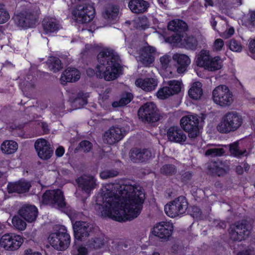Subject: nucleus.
Here are the masks:
<instances>
[{
  "label": "nucleus",
  "instance_id": "f257e3e1",
  "mask_svg": "<svg viewBox=\"0 0 255 255\" xmlns=\"http://www.w3.org/2000/svg\"><path fill=\"white\" fill-rule=\"evenodd\" d=\"M107 185L103 189L95 205L101 215L122 222L131 220L140 213L145 199L144 190L129 184Z\"/></svg>",
  "mask_w": 255,
  "mask_h": 255
},
{
  "label": "nucleus",
  "instance_id": "f03ea898",
  "mask_svg": "<svg viewBox=\"0 0 255 255\" xmlns=\"http://www.w3.org/2000/svg\"><path fill=\"white\" fill-rule=\"evenodd\" d=\"M97 58L99 64L96 67V74L99 78L111 81L122 74L119 56L113 50L102 51L98 54Z\"/></svg>",
  "mask_w": 255,
  "mask_h": 255
},
{
  "label": "nucleus",
  "instance_id": "7ed1b4c3",
  "mask_svg": "<svg viewBox=\"0 0 255 255\" xmlns=\"http://www.w3.org/2000/svg\"><path fill=\"white\" fill-rule=\"evenodd\" d=\"M243 124L242 117L236 112H229L222 118L217 127L221 133H229L237 130Z\"/></svg>",
  "mask_w": 255,
  "mask_h": 255
},
{
  "label": "nucleus",
  "instance_id": "20e7f679",
  "mask_svg": "<svg viewBox=\"0 0 255 255\" xmlns=\"http://www.w3.org/2000/svg\"><path fill=\"white\" fill-rule=\"evenodd\" d=\"M197 63L198 65L210 71L219 70L223 66L222 60L219 56L212 57L209 51L205 50H202L198 55Z\"/></svg>",
  "mask_w": 255,
  "mask_h": 255
},
{
  "label": "nucleus",
  "instance_id": "39448f33",
  "mask_svg": "<svg viewBox=\"0 0 255 255\" xmlns=\"http://www.w3.org/2000/svg\"><path fill=\"white\" fill-rule=\"evenodd\" d=\"M48 240L54 249L59 251L66 249L70 243V236L64 227H61L56 232L51 233Z\"/></svg>",
  "mask_w": 255,
  "mask_h": 255
},
{
  "label": "nucleus",
  "instance_id": "423d86ee",
  "mask_svg": "<svg viewBox=\"0 0 255 255\" xmlns=\"http://www.w3.org/2000/svg\"><path fill=\"white\" fill-rule=\"evenodd\" d=\"M188 202L184 196H180L167 204L164 207L166 215L175 218L184 214L188 208Z\"/></svg>",
  "mask_w": 255,
  "mask_h": 255
},
{
  "label": "nucleus",
  "instance_id": "0eeeda50",
  "mask_svg": "<svg viewBox=\"0 0 255 255\" xmlns=\"http://www.w3.org/2000/svg\"><path fill=\"white\" fill-rule=\"evenodd\" d=\"M212 98L215 103L222 107L230 106L234 101L232 93L228 87L223 85L213 90Z\"/></svg>",
  "mask_w": 255,
  "mask_h": 255
},
{
  "label": "nucleus",
  "instance_id": "6e6552de",
  "mask_svg": "<svg viewBox=\"0 0 255 255\" xmlns=\"http://www.w3.org/2000/svg\"><path fill=\"white\" fill-rule=\"evenodd\" d=\"M138 115L142 122L147 123L157 122L161 118L156 105L152 102H147L142 106L138 110Z\"/></svg>",
  "mask_w": 255,
  "mask_h": 255
},
{
  "label": "nucleus",
  "instance_id": "1a4fd4ad",
  "mask_svg": "<svg viewBox=\"0 0 255 255\" xmlns=\"http://www.w3.org/2000/svg\"><path fill=\"white\" fill-rule=\"evenodd\" d=\"M200 118L197 115H188L180 120V125L183 129L188 133L191 138H195L199 133Z\"/></svg>",
  "mask_w": 255,
  "mask_h": 255
},
{
  "label": "nucleus",
  "instance_id": "9d476101",
  "mask_svg": "<svg viewBox=\"0 0 255 255\" xmlns=\"http://www.w3.org/2000/svg\"><path fill=\"white\" fill-rule=\"evenodd\" d=\"M251 229V226L247 221L236 222L230 227V238L233 241L244 240L249 236Z\"/></svg>",
  "mask_w": 255,
  "mask_h": 255
},
{
  "label": "nucleus",
  "instance_id": "9b49d317",
  "mask_svg": "<svg viewBox=\"0 0 255 255\" xmlns=\"http://www.w3.org/2000/svg\"><path fill=\"white\" fill-rule=\"evenodd\" d=\"M72 13L73 18L78 22L87 23L94 17L95 9L92 5L84 4L77 5Z\"/></svg>",
  "mask_w": 255,
  "mask_h": 255
},
{
  "label": "nucleus",
  "instance_id": "f8f14e48",
  "mask_svg": "<svg viewBox=\"0 0 255 255\" xmlns=\"http://www.w3.org/2000/svg\"><path fill=\"white\" fill-rule=\"evenodd\" d=\"M42 202L59 208H63L66 205L63 193L59 189L46 191L42 196Z\"/></svg>",
  "mask_w": 255,
  "mask_h": 255
},
{
  "label": "nucleus",
  "instance_id": "ddd939ff",
  "mask_svg": "<svg viewBox=\"0 0 255 255\" xmlns=\"http://www.w3.org/2000/svg\"><path fill=\"white\" fill-rule=\"evenodd\" d=\"M23 243L22 238L19 235L5 234L0 240V246L6 250H17Z\"/></svg>",
  "mask_w": 255,
  "mask_h": 255
},
{
  "label": "nucleus",
  "instance_id": "4468645a",
  "mask_svg": "<svg viewBox=\"0 0 255 255\" xmlns=\"http://www.w3.org/2000/svg\"><path fill=\"white\" fill-rule=\"evenodd\" d=\"M14 20L17 26L22 28H28L35 25L36 18L33 13L25 11L15 15Z\"/></svg>",
  "mask_w": 255,
  "mask_h": 255
},
{
  "label": "nucleus",
  "instance_id": "2eb2a0df",
  "mask_svg": "<svg viewBox=\"0 0 255 255\" xmlns=\"http://www.w3.org/2000/svg\"><path fill=\"white\" fill-rule=\"evenodd\" d=\"M75 238L80 241L86 240L90 235L92 226L86 222L77 221L73 225Z\"/></svg>",
  "mask_w": 255,
  "mask_h": 255
},
{
  "label": "nucleus",
  "instance_id": "dca6fc26",
  "mask_svg": "<svg viewBox=\"0 0 255 255\" xmlns=\"http://www.w3.org/2000/svg\"><path fill=\"white\" fill-rule=\"evenodd\" d=\"M38 156L42 159H49L53 152L50 143L44 138L38 139L34 143Z\"/></svg>",
  "mask_w": 255,
  "mask_h": 255
},
{
  "label": "nucleus",
  "instance_id": "f3484780",
  "mask_svg": "<svg viewBox=\"0 0 255 255\" xmlns=\"http://www.w3.org/2000/svg\"><path fill=\"white\" fill-rule=\"evenodd\" d=\"M124 136V131L121 128L112 127L105 132L103 138L105 142L113 144L121 140Z\"/></svg>",
  "mask_w": 255,
  "mask_h": 255
},
{
  "label": "nucleus",
  "instance_id": "a211bd4d",
  "mask_svg": "<svg viewBox=\"0 0 255 255\" xmlns=\"http://www.w3.org/2000/svg\"><path fill=\"white\" fill-rule=\"evenodd\" d=\"M151 156L150 151L146 149L133 148L129 152V159L133 163L147 161L151 158Z\"/></svg>",
  "mask_w": 255,
  "mask_h": 255
},
{
  "label": "nucleus",
  "instance_id": "6ab92c4d",
  "mask_svg": "<svg viewBox=\"0 0 255 255\" xmlns=\"http://www.w3.org/2000/svg\"><path fill=\"white\" fill-rule=\"evenodd\" d=\"M76 182L78 187L87 194H89L97 186L96 179L91 175L82 176L76 180Z\"/></svg>",
  "mask_w": 255,
  "mask_h": 255
},
{
  "label": "nucleus",
  "instance_id": "aec40b11",
  "mask_svg": "<svg viewBox=\"0 0 255 255\" xmlns=\"http://www.w3.org/2000/svg\"><path fill=\"white\" fill-rule=\"evenodd\" d=\"M173 226L169 222H160L153 228V234L160 239H166L172 234Z\"/></svg>",
  "mask_w": 255,
  "mask_h": 255
},
{
  "label": "nucleus",
  "instance_id": "412c9836",
  "mask_svg": "<svg viewBox=\"0 0 255 255\" xmlns=\"http://www.w3.org/2000/svg\"><path fill=\"white\" fill-rule=\"evenodd\" d=\"M155 52L153 47L147 46L143 47L140 51L138 61L145 66H149L154 60L153 54Z\"/></svg>",
  "mask_w": 255,
  "mask_h": 255
},
{
  "label": "nucleus",
  "instance_id": "4be33fe9",
  "mask_svg": "<svg viewBox=\"0 0 255 255\" xmlns=\"http://www.w3.org/2000/svg\"><path fill=\"white\" fill-rule=\"evenodd\" d=\"M167 136L170 141L177 143L184 142L187 138L182 129L177 126L170 127L167 131Z\"/></svg>",
  "mask_w": 255,
  "mask_h": 255
},
{
  "label": "nucleus",
  "instance_id": "5701e85b",
  "mask_svg": "<svg viewBox=\"0 0 255 255\" xmlns=\"http://www.w3.org/2000/svg\"><path fill=\"white\" fill-rule=\"evenodd\" d=\"M30 187L31 184L29 182L25 180H20L17 182L9 183L7 188L9 193L21 194L28 192Z\"/></svg>",
  "mask_w": 255,
  "mask_h": 255
},
{
  "label": "nucleus",
  "instance_id": "b1692460",
  "mask_svg": "<svg viewBox=\"0 0 255 255\" xmlns=\"http://www.w3.org/2000/svg\"><path fill=\"white\" fill-rule=\"evenodd\" d=\"M19 214L28 222L34 221L37 215V209L34 206L24 205L19 210Z\"/></svg>",
  "mask_w": 255,
  "mask_h": 255
},
{
  "label": "nucleus",
  "instance_id": "393cba45",
  "mask_svg": "<svg viewBox=\"0 0 255 255\" xmlns=\"http://www.w3.org/2000/svg\"><path fill=\"white\" fill-rule=\"evenodd\" d=\"M173 60L177 63V71L178 73L184 72L187 66L190 64L191 60L186 54L176 53L172 56Z\"/></svg>",
  "mask_w": 255,
  "mask_h": 255
},
{
  "label": "nucleus",
  "instance_id": "a878e982",
  "mask_svg": "<svg viewBox=\"0 0 255 255\" xmlns=\"http://www.w3.org/2000/svg\"><path fill=\"white\" fill-rule=\"evenodd\" d=\"M135 84L145 92H151L157 86V80L153 78H139L136 80Z\"/></svg>",
  "mask_w": 255,
  "mask_h": 255
},
{
  "label": "nucleus",
  "instance_id": "bb28decb",
  "mask_svg": "<svg viewBox=\"0 0 255 255\" xmlns=\"http://www.w3.org/2000/svg\"><path fill=\"white\" fill-rule=\"evenodd\" d=\"M209 172L219 176L226 174L229 171V165L226 162L221 161L212 163L209 168Z\"/></svg>",
  "mask_w": 255,
  "mask_h": 255
},
{
  "label": "nucleus",
  "instance_id": "cd10ccee",
  "mask_svg": "<svg viewBox=\"0 0 255 255\" xmlns=\"http://www.w3.org/2000/svg\"><path fill=\"white\" fill-rule=\"evenodd\" d=\"M80 78V74L78 70L74 68H68L62 74L60 82L63 85L67 82H75Z\"/></svg>",
  "mask_w": 255,
  "mask_h": 255
},
{
  "label": "nucleus",
  "instance_id": "c85d7f7f",
  "mask_svg": "<svg viewBox=\"0 0 255 255\" xmlns=\"http://www.w3.org/2000/svg\"><path fill=\"white\" fill-rule=\"evenodd\" d=\"M149 5V3L144 0H130L128 3L130 10L136 14L146 11Z\"/></svg>",
  "mask_w": 255,
  "mask_h": 255
},
{
  "label": "nucleus",
  "instance_id": "c756f323",
  "mask_svg": "<svg viewBox=\"0 0 255 255\" xmlns=\"http://www.w3.org/2000/svg\"><path fill=\"white\" fill-rule=\"evenodd\" d=\"M88 97L87 94L80 92L76 95H72L70 101L75 109H79L87 104Z\"/></svg>",
  "mask_w": 255,
  "mask_h": 255
},
{
  "label": "nucleus",
  "instance_id": "7c9ffc66",
  "mask_svg": "<svg viewBox=\"0 0 255 255\" xmlns=\"http://www.w3.org/2000/svg\"><path fill=\"white\" fill-rule=\"evenodd\" d=\"M42 25L45 32L47 34L56 31L59 28V22L53 17L44 18L42 21Z\"/></svg>",
  "mask_w": 255,
  "mask_h": 255
},
{
  "label": "nucleus",
  "instance_id": "2f4dec72",
  "mask_svg": "<svg viewBox=\"0 0 255 255\" xmlns=\"http://www.w3.org/2000/svg\"><path fill=\"white\" fill-rule=\"evenodd\" d=\"M202 85L200 82L194 83L188 91L189 96L192 99L198 100L203 95Z\"/></svg>",
  "mask_w": 255,
  "mask_h": 255
},
{
  "label": "nucleus",
  "instance_id": "473e14b6",
  "mask_svg": "<svg viewBox=\"0 0 255 255\" xmlns=\"http://www.w3.org/2000/svg\"><path fill=\"white\" fill-rule=\"evenodd\" d=\"M181 45L187 49L195 50L197 48L198 41L193 36L182 35Z\"/></svg>",
  "mask_w": 255,
  "mask_h": 255
},
{
  "label": "nucleus",
  "instance_id": "72a5a7b5",
  "mask_svg": "<svg viewBox=\"0 0 255 255\" xmlns=\"http://www.w3.org/2000/svg\"><path fill=\"white\" fill-rule=\"evenodd\" d=\"M104 245L105 240L102 235L91 238L87 243V246L91 249H99L102 248Z\"/></svg>",
  "mask_w": 255,
  "mask_h": 255
},
{
  "label": "nucleus",
  "instance_id": "f704fd0d",
  "mask_svg": "<svg viewBox=\"0 0 255 255\" xmlns=\"http://www.w3.org/2000/svg\"><path fill=\"white\" fill-rule=\"evenodd\" d=\"M168 28L171 31L181 32L187 29V25L183 20L174 19L169 22Z\"/></svg>",
  "mask_w": 255,
  "mask_h": 255
},
{
  "label": "nucleus",
  "instance_id": "c9c22d12",
  "mask_svg": "<svg viewBox=\"0 0 255 255\" xmlns=\"http://www.w3.org/2000/svg\"><path fill=\"white\" fill-rule=\"evenodd\" d=\"M119 13V7L115 5L107 6L103 13L104 17L109 20H116Z\"/></svg>",
  "mask_w": 255,
  "mask_h": 255
},
{
  "label": "nucleus",
  "instance_id": "e433bc0d",
  "mask_svg": "<svg viewBox=\"0 0 255 255\" xmlns=\"http://www.w3.org/2000/svg\"><path fill=\"white\" fill-rule=\"evenodd\" d=\"M17 148V143L13 140H5L1 145V149L2 152L7 154L14 153Z\"/></svg>",
  "mask_w": 255,
  "mask_h": 255
},
{
  "label": "nucleus",
  "instance_id": "4c0bfd02",
  "mask_svg": "<svg viewBox=\"0 0 255 255\" xmlns=\"http://www.w3.org/2000/svg\"><path fill=\"white\" fill-rule=\"evenodd\" d=\"M47 64L49 69L53 72H57L63 68L61 60L56 57H49Z\"/></svg>",
  "mask_w": 255,
  "mask_h": 255
},
{
  "label": "nucleus",
  "instance_id": "58836bf2",
  "mask_svg": "<svg viewBox=\"0 0 255 255\" xmlns=\"http://www.w3.org/2000/svg\"><path fill=\"white\" fill-rule=\"evenodd\" d=\"M181 81L178 80H171L168 82L167 87L172 93V95L178 93L181 89Z\"/></svg>",
  "mask_w": 255,
  "mask_h": 255
},
{
  "label": "nucleus",
  "instance_id": "ea45409f",
  "mask_svg": "<svg viewBox=\"0 0 255 255\" xmlns=\"http://www.w3.org/2000/svg\"><path fill=\"white\" fill-rule=\"evenodd\" d=\"M132 95L130 93H127L121 98L119 101L113 103L112 106L114 107L124 106L129 103L132 99Z\"/></svg>",
  "mask_w": 255,
  "mask_h": 255
},
{
  "label": "nucleus",
  "instance_id": "a19ab883",
  "mask_svg": "<svg viewBox=\"0 0 255 255\" xmlns=\"http://www.w3.org/2000/svg\"><path fill=\"white\" fill-rule=\"evenodd\" d=\"M160 171L161 174L164 175L171 176L176 173L177 169L173 164H166L161 167Z\"/></svg>",
  "mask_w": 255,
  "mask_h": 255
},
{
  "label": "nucleus",
  "instance_id": "79ce46f5",
  "mask_svg": "<svg viewBox=\"0 0 255 255\" xmlns=\"http://www.w3.org/2000/svg\"><path fill=\"white\" fill-rule=\"evenodd\" d=\"M229 146L230 152L234 156L240 157L246 152V150L243 151L240 150L238 142L230 144Z\"/></svg>",
  "mask_w": 255,
  "mask_h": 255
},
{
  "label": "nucleus",
  "instance_id": "37998d69",
  "mask_svg": "<svg viewBox=\"0 0 255 255\" xmlns=\"http://www.w3.org/2000/svg\"><path fill=\"white\" fill-rule=\"evenodd\" d=\"M10 18L9 14L4 4L0 3V23H4Z\"/></svg>",
  "mask_w": 255,
  "mask_h": 255
},
{
  "label": "nucleus",
  "instance_id": "c03bdc74",
  "mask_svg": "<svg viewBox=\"0 0 255 255\" xmlns=\"http://www.w3.org/2000/svg\"><path fill=\"white\" fill-rule=\"evenodd\" d=\"M225 153V150L223 148L213 147L208 149L205 152V155L211 156L212 157L221 156Z\"/></svg>",
  "mask_w": 255,
  "mask_h": 255
},
{
  "label": "nucleus",
  "instance_id": "a18cd8bd",
  "mask_svg": "<svg viewBox=\"0 0 255 255\" xmlns=\"http://www.w3.org/2000/svg\"><path fill=\"white\" fill-rule=\"evenodd\" d=\"M156 95L159 99L163 100L172 96V93L169 91L167 86H164L158 90Z\"/></svg>",
  "mask_w": 255,
  "mask_h": 255
},
{
  "label": "nucleus",
  "instance_id": "49530a36",
  "mask_svg": "<svg viewBox=\"0 0 255 255\" xmlns=\"http://www.w3.org/2000/svg\"><path fill=\"white\" fill-rule=\"evenodd\" d=\"M13 225L19 230H24L26 226V223L17 216H14L12 220Z\"/></svg>",
  "mask_w": 255,
  "mask_h": 255
},
{
  "label": "nucleus",
  "instance_id": "de8ad7c7",
  "mask_svg": "<svg viewBox=\"0 0 255 255\" xmlns=\"http://www.w3.org/2000/svg\"><path fill=\"white\" fill-rule=\"evenodd\" d=\"M119 175V171L116 169L106 170L100 173V177L104 179L113 178Z\"/></svg>",
  "mask_w": 255,
  "mask_h": 255
},
{
  "label": "nucleus",
  "instance_id": "09e8293b",
  "mask_svg": "<svg viewBox=\"0 0 255 255\" xmlns=\"http://www.w3.org/2000/svg\"><path fill=\"white\" fill-rule=\"evenodd\" d=\"M229 46L232 51L235 52H240L242 49L241 44L235 39L230 40Z\"/></svg>",
  "mask_w": 255,
  "mask_h": 255
},
{
  "label": "nucleus",
  "instance_id": "8fccbe9b",
  "mask_svg": "<svg viewBox=\"0 0 255 255\" xmlns=\"http://www.w3.org/2000/svg\"><path fill=\"white\" fill-rule=\"evenodd\" d=\"M182 35L178 33H175L167 38V41L173 43H180L182 44Z\"/></svg>",
  "mask_w": 255,
  "mask_h": 255
},
{
  "label": "nucleus",
  "instance_id": "3c124183",
  "mask_svg": "<svg viewBox=\"0 0 255 255\" xmlns=\"http://www.w3.org/2000/svg\"><path fill=\"white\" fill-rule=\"evenodd\" d=\"M79 146L83 152H87L91 150L92 144L89 141L83 140L79 143Z\"/></svg>",
  "mask_w": 255,
  "mask_h": 255
},
{
  "label": "nucleus",
  "instance_id": "603ef678",
  "mask_svg": "<svg viewBox=\"0 0 255 255\" xmlns=\"http://www.w3.org/2000/svg\"><path fill=\"white\" fill-rule=\"evenodd\" d=\"M171 61V57L168 55H165L160 58V62L162 67L166 69Z\"/></svg>",
  "mask_w": 255,
  "mask_h": 255
},
{
  "label": "nucleus",
  "instance_id": "864d4df0",
  "mask_svg": "<svg viewBox=\"0 0 255 255\" xmlns=\"http://www.w3.org/2000/svg\"><path fill=\"white\" fill-rule=\"evenodd\" d=\"M223 46V40L220 38L217 39L214 43V49L216 51L220 50Z\"/></svg>",
  "mask_w": 255,
  "mask_h": 255
},
{
  "label": "nucleus",
  "instance_id": "5fc2aeb1",
  "mask_svg": "<svg viewBox=\"0 0 255 255\" xmlns=\"http://www.w3.org/2000/svg\"><path fill=\"white\" fill-rule=\"evenodd\" d=\"M213 223L215 226L220 229H225L227 226V224L225 221L215 220Z\"/></svg>",
  "mask_w": 255,
  "mask_h": 255
},
{
  "label": "nucleus",
  "instance_id": "6e6d98bb",
  "mask_svg": "<svg viewBox=\"0 0 255 255\" xmlns=\"http://www.w3.org/2000/svg\"><path fill=\"white\" fill-rule=\"evenodd\" d=\"M88 250L85 247H79L77 250L75 255H87Z\"/></svg>",
  "mask_w": 255,
  "mask_h": 255
},
{
  "label": "nucleus",
  "instance_id": "4d7b16f0",
  "mask_svg": "<svg viewBox=\"0 0 255 255\" xmlns=\"http://www.w3.org/2000/svg\"><path fill=\"white\" fill-rule=\"evenodd\" d=\"M192 177V174L190 171H187L182 175V180L184 182H188Z\"/></svg>",
  "mask_w": 255,
  "mask_h": 255
},
{
  "label": "nucleus",
  "instance_id": "13d9d810",
  "mask_svg": "<svg viewBox=\"0 0 255 255\" xmlns=\"http://www.w3.org/2000/svg\"><path fill=\"white\" fill-rule=\"evenodd\" d=\"M26 87L28 89H33L35 87V80L34 79L31 80L30 81L25 80L24 83Z\"/></svg>",
  "mask_w": 255,
  "mask_h": 255
},
{
  "label": "nucleus",
  "instance_id": "bf43d9fd",
  "mask_svg": "<svg viewBox=\"0 0 255 255\" xmlns=\"http://www.w3.org/2000/svg\"><path fill=\"white\" fill-rule=\"evenodd\" d=\"M7 37L5 35L3 31L0 30V45L2 46L6 43Z\"/></svg>",
  "mask_w": 255,
  "mask_h": 255
},
{
  "label": "nucleus",
  "instance_id": "052dcab7",
  "mask_svg": "<svg viewBox=\"0 0 255 255\" xmlns=\"http://www.w3.org/2000/svg\"><path fill=\"white\" fill-rule=\"evenodd\" d=\"M23 255H42L41 254L38 252H33L31 249H28L24 251Z\"/></svg>",
  "mask_w": 255,
  "mask_h": 255
},
{
  "label": "nucleus",
  "instance_id": "680f3d73",
  "mask_svg": "<svg viewBox=\"0 0 255 255\" xmlns=\"http://www.w3.org/2000/svg\"><path fill=\"white\" fill-rule=\"evenodd\" d=\"M64 149L63 147L61 146H59L57 148L55 151V154L57 156L60 157L62 156L64 153Z\"/></svg>",
  "mask_w": 255,
  "mask_h": 255
},
{
  "label": "nucleus",
  "instance_id": "e2e57ef3",
  "mask_svg": "<svg viewBox=\"0 0 255 255\" xmlns=\"http://www.w3.org/2000/svg\"><path fill=\"white\" fill-rule=\"evenodd\" d=\"M249 49L252 53H255V39L252 40L249 43Z\"/></svg>",
  "mask_w": 255,
  "mask_h": 255
},
{
  "label": "nucleus",
  "instance_id": "0e129e2a",
  "mask_svg": "<svg viewBox=\"0 0 255 255\" xmlns=\"http://www.w3.org/2000/svg\"><path fill=\"white\" fill-rule=\"evenodd\" d=\"M234 33V29L233 27L230 28L228 31H225V35L226 38H229Z\"/></svg>",
  "mask_w": 255,
  "mask_h": 255
},
{
  "label": "nucleus",
  "instance_id": "69168bd1",
  "mask_svg": "<svg viewBox=\"0 0 255 255\" xmlns=\"http://www.w3.org/2000/svg\"><path fill=\"white\" fill-rule=\"evenodd\" d=\"M250 23L255 26V11L251 13L250 18Z\"/></svg>",
  "mask_w": 255,
  "mask_h": 255
},
{
  "label": "nucleus",
  "instance_id": "338daca9",
  "mask_svg": "<svg viewBox=\"0 0 255 255\" xmlns=\"http://www.w3.org/2000/svg\"><path fill=\"white\" fill-rule=\"evenodd\" d=\"M236 172L239 175H242L244 173V169L243 166L241 165L236 166Z\"/></svg>",
  "mask_w": 255,
  "mask_h": 255
},
{
  "label": "nucleus",
  "instance_id": "774afa93",
  "mask_svg": "<svg viewBox=\"0 0 255 255\" xmlns=\"http://www.w3.org/2000/svg\"><path fill=\"white\" fill-rule=\"evenodd\" d=\"M41 127L45 133H47L49 131L48 128V125L46 123H41Z\"/></svg>",
  "mask_w": 255,
  "mask_h": 255
}]
</instances>
